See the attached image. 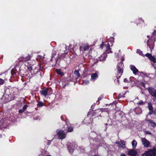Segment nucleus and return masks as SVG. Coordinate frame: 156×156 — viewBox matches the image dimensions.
Returning a JSON list of instances; mask_svg holds the SVG:
<instances>
[{"label": "nucleus", "instance_id": "nucleus-1", "mask_svg": "<svg viewBox=\"0 0 156 156\" xmlns=\"http://www.w3.org/2000/svg\"><path fill=\"white\" fill-rule=\"evenodd\" d=\"M124 66L123 62H120L118 63L117 66V70L116 73V76L118 79H119L122 75Z\"/></svg>", "mask_w": 156, "mask_h": 156}, {"label": "nucleus", "instance_id": "nucleus-2", "mask_svg": "<svg viewBox=\"0 0 156 156\" xmlns=\"http://www.w3.org/2000/svg\"><path fill=\"white\" fill-rule=\"evenodd\" d=\"M142 156H156V150L154 148L148 149L147 151L142 154Z\"/></svg>", "mask_w": 156, "mask_h": 156}, {"label": "nucleus", "instance_id": "nucleus-3", "mask_svg": "<svg viewBox=\"0 0 156 156\" xmlns=\"http://www.w3.org/2000/svg\"><path fill=\"white\" fill-rule=\"evenodd\" d=\"M147 107L149 110L148 115H151L152 114L156 115V110H154L152 104L151 102L148 103Z\"/></svg>", "mask_w": 156, "mask_h": 156}, {"label": "nucleus", "instance_id": "nucleus-4", "mask_svg": "<svg viewBox=\"0 0 156 156\" xmlns=\"http://www.w3.org/2000/svg\"><path fill=\"white\" fill-rule=\"evenodd\" d=\"M67 133H66L62 129L58 130L57 132V135L60 139L62 140L65 138Z\"/></svg>", "mask_w": 156, "mask_h": 156}, {"label": "nucleus", "instance_id": "nucleus-5", "mask_svg": "<svg viewBox=\"0 0 156 156\" xmlns=\"http://www.w3.org/2000/svg\"><path fill=\"white\" fill-rule=\"evenodd\" d=\"M13 92V89L12 87L9 88L5 87L4 90V94H6L8 95H11Z\"/></svg>", "mask_w": 156, "mask_h": 156}, {"label": "nucleus", "instance_id": "nucleus-6", "mask_svg": "<svg viewBox=\"0 0 156 156\" xmlns=\"http://www.w3.org/2000/svg\"><path fill=\"white\" fill-rule=\"evenodd\" d=\"M90 48L89 46L87 44H82L81 46L80 47V51H88Z\"/></svg>", "mask_w": 156, "mask_h": 156}, {"label": "nucleus", "instance_id": "nucleus-7", "mask_svg": "<svg viewBox=\"0 0 156 156\" xmlns=\"http://www.w3.org/2000/svg\"><path fill=\"white\" fill-rule=\"evenodd\" d=\"M148 90L152 96L156 98V90L154 88L152 87H149L148 88Z\"/></svg>", "mask_w": 156, "mask_h": 156}, {"label": "nucleus", "instance_id": "nucleus-8", "mask_svg": "<svg viewBox=\"0 0 156 156\" xmlns=\"http://www.w3.org/2000/svg\"><path fill=\"white\" fill-rule=\"evenodd\" d=\"M141 141L145 147H149L150 145V142L145 138H142Z\"/></svg>", "mask_w": 156, "mask_h": 156}, {"label": "nucleus", "instance_id": "nucleus-9", "mask_svg": "<svg viewBox=\"0 0 156 156\" xmlns=\"http://www.w3.org/2000/svg\"><path fill=\"white\" fill-rule=\"evenodd\" d=\"M66 122V124L67 125L66 127L67 129H65V131L67 132H72L73 130V126L71 125H68L67 124V121L66 120H65Z\"/></svg>", "mask_w": 156, "mask_h": 156}, {"label": "nucleus", "instance_id": "nucleus-10", "mask_svg": "<svg viewBox=\"0 0 156 156\" xmlns=\"http://www.w3.org/2000/svg\"><path fill=\"white\" fill-rule=\"evenodd\" d=\"M48 91V88H44L42 90L40 91V93L41 94H42L45 97L47 95Z\"/></svg>", "mask_w": 156, "mask_h": 156}, {"label": "nucleus", "instance_id": "nucleus-11", "mask_svg": "<svg viewBox=\"0 0 156 156\" xmlns=\"http://www.w3.org/2000/svg\"><path fill=\"white\" fill-rule=\"evenodd\" d=\"M32 61H30L29 62H28V63H27V69L30 71L32 70V69H33V68L34 67V64H32Z\"/></svg>", "mask_w": 156, "mask_h": 156}, {"label": "nucleus", "instance_id": "nucleus-12", "mask_svg": "<svg viewBox=\"0 0 156 156\" xmlns=\"http://www.w3.org/2000/svg\"><path fill=\"white\" fill-rule=\"evenodd\" d=\"M137 154V151L133 149H130L128 152V154L131 156H136Z\"/></svg>", "mask_w": 156, "mask_h": 156}, {"label": "nucleus", "instance_id": "nucleus-13", "mask_svg": "<svg viewBox=\"0 0 156 156\" xmlns=\"http://www.w3.org/2000/svg\"><path fill=\"white\" fill-rule=\"evenodd\" d=\"M130 68L131 70L132 71L133 73L136 75L138 72V70L136 67L134 65H131L130 66Z\"/></svg>", "mask_w": 156, "mask_h": 156}, {"label": "nucleus", "instance_id": "nucleus-14", "mask_svg": "<svg viewBox=\"0 0 156 156\" xmlns=\"http://www.w3.org/2000/svg\"><path fill=\"white\" fill-rule=\"evenodd\" d=\"M145 120L147 122H149L148 125H151L152 127H154L156 125V123L151 119H146Z\"/></svg>", "mask_w": 156, "mask_h": 156}, {"label": "nucleus", "instance_id": "nucleus-15", "mask_svg": "<svg viewBox=\"0 0 156 156\" xmlns=\"http://www.w3.org/2000/svg\"><path fill=\"white\" fill-rule=\"evenodd\" d=\"M30 55H28L25 57L23 56L20 58V60L22 62H26L30 60Z\"/></svg>", "mask_w": 156, "mask_h": 156}, {"label": "nucleus", "instance_id": "nucleus-16", "mask_svg": "<svg viewBox=\"0 0 156 156\" xmlns=\"http://www.w3.org/2000/svg\"><path fill=\"white\" fill-rule=\"evenodd\" d=\"M136 23L137 26L140 24L141 25H143L144 24V20L142 18H140L137 20V22H136Z\"/></svg>", "mask_w": 156, "mask_h": 156}, {"label": "nucleus", "instance_id": "nucleus-17", "mask_svg": "<svg viewBox=\"0 0 156 156\" xmlns=\"http://www.w3.org/2000/svg\"><path fill=\"white\" fill-rule=\"evenodd\" d=\"M105 46L106 47V51L108 53H112V51L111 50V48H110V45L108 43L107 45H106Z\"/></svg>", "mask_w": 156, "mask_h": 156}, {"label": "nucleus", "instance_id": "nucleus-18", "mask_svg": "<svg viewBox=\"0 0 156 156\" xmlns=\"http://www.w3.org/2000/svg\"><path fill=\"white\" fill-rule=\"evenodd\" d=\"M98 77V75L96 72L92 73L91 75V79L93 80H95Z\"/></svg>", "mask_w": 156, "mask_h": 156}, {"label": "nucleus", "instance_id": "nucleus-19", "mask_svg": "<svg viewBox=\"0 0 156 156\" xmlns=\"http://www.w3.org/2000/svg\"><path fill=\"white\" fill-rule=\"evenodd\" d=\"M56 73L61 76L64 75L61 69H56Z\"/></svg>", "mask_w": 156, "mask_h": 156}, {"label": "nucleus", "instance_id": "nucleus-20", "mask_svg": "<svg viewBox=\"0 0 156 156\" xmlns=\"http://www.w3.org/2000/svg\"><path fill=\"white\" fill-rule=\"evenodd\" d=\"M17 71L15 68L12 69L11 71V75L13 76H16Z\"/></svg>", "mask_w": 156, "mask_h": 156}, {"label": "nucleus", "instance_id": "nucleus-21", "mask_svg": "<svg viewBox=\"0 0 156 156\" xmlns=\"http://www.w3.org/2000/svg\"><path fill=\"white\" fill-rule=\"evenodd\" d=\"M137 144V143L136 141L135 140H133L132 142V144L133 149H134L136 148Z\"/></svg>", "mask_w": 156, "mask_h": 156}, {"label": "nucleus", "instance_id": "nucleus-22", "mask_svg": "<svg viewBox=\"0 0 156 156\" xmlns=\"http://www.w3.org/2000/svg\"><path fill=\"white\" fill-rule=\"evenodd\" d=\"M45 105V104L41 101H38L37 106L39 108H41Z\"/></svg>", "mask_w": 156, "mask_h": 156}, {"label": "nucleus", "instance_id": "nucleus-23", "mask_svg": "<svg viewBox=\"0 0 156 156\" xmlns=\"http://www.w3.org/2000/svg\"><path fill=\"white\" fill-rule=\"evenodd\" d=\"M58 61V58H55L54 60L53 59V62H52L53 63L52 66H55L57 64Z\"/></svg>", "mask_w": 156, "mask_h": 156}, {"label": "nucleus", "instance_id": "nucleus-24", "mask_svg": "<svg viewBox=\"0 0 156 156\" xmlns=\"http://www.w3.org/2000/svg\"><path fill=\"white\" fill-rule=\"evenodd\" d=\"M56 54V52L55 51H53V53H52L51 56V59L50 61L51 62H53V58H55V56Z\"/></svg>", "mask_w": 156, "mask_h": 156}, {"label": "nucleus", "instance_id": "nucleus-25", "mask_svg": "<svg viewBox=\"0 0 156 156\" xmlns=\"http://www.w3.org/2000/svg\"><path fill=\"white\" fill-rule=\"evenodd\" d=\"M67 148L69 151V152L70 153H73L74 151V149L72 148L70 146L68 145L67 146Z\"/></svg>", "mask_w": 156, "mask_h": 156}, {"label": "nucleus", "instance_id": "nucleus-26", "mask_svg": "<svg viewBox=\"0 0 156 156\" xmlns=\"http://www.w3.org/2000/svg\"><path fill=\"white\" fill-rule=\"evenodd\" d=\"M150 60L153 62L154 63H156V58L152 55L150 58L149 59Z\"/></svg>", "mask_w": 156, "mask_h": 156}, {"label": "nucleus", "instance_id": "nucleus-27", "mask_svg": "<svg viewBox=\"0 0 156 156\" xmlns=\"http://www.w3.org/2000/svg\"><path fill=\"white\" fill-rule=\"evenodd\" d=\"M30 72L32 75L36 74L38 72V69H37V70L35 69V70H33V69H32V70L30 71Z\"/></svg>", "mask_w": 156, "mask_h": 156}, {"label": "nucleus", "instance_id": "nucleus-28", "mask_svg": "<svg viewBox=\"0 0 156 156\" xmlns=\"http://www.w3.org/2000/svg\"><path fill=\"white\" fill-rule=\"evenodd\" d=\"M74 74L78 77L80 76V74L79 71L77 70H75L74 71Z\"/></svg>", "mask_w": 156, "mask_h": 156}, {"label": "nucleus", "instance_id": "nucleus-29", "mask_svg": "<svg viewBox=\"0 0 156 156\" xmlns=\"http://www.w3.org/2000/svg\"><path fill=\"white\" fill-rule=\"evenodd\" d=\"M102 110H103V109H98L95 110V113L96 114L98 113H101L102 112ZM100 114H101V113H100Z\"/></svg>", "mask_w": 156, "mask_h": 156}, {"label": "nucleus", "instance_id": "nucleus-30", "mask_svg": "<svg viewBox=\"0 0 156 156\" xmlns=\"http://www.w3.org/2000/svg\"><path fill=\"white\" fill-rule=\"evenodd\" d=\"M104 98V96L103 95H101L98 98V100L97 101V102H98V104L99 103V101L101 100L102 99H103Z\"/></svg>", "mask_w": 156, "mask_h": 156}, {"label": "nucleus", "instance_id": "nucleus-31", "mask_svg": "<svg viewBox=\"0 0 156 156\" xmlns=\"http://www.w3.org/2000/svg\"><path fill=\"white\" fill-rule=\"evenodd\" d=\"M144 102L142 100L140 101L137 103V104L139 105H144Z\"/></svg>", "mask_w": 156, "mask_h": 156}, {"label": "nucleus", "instance_id": "nucleus-32", "mask_svg": "<svg viewBox=\"0 0 156 156\" xmlns=\"http://www.w3.org/2000/svg\"><path fill=\"white\" fill-rule=\"evenodd\" d=\"M115 144L117 145V146L119 147H122L121 145V144L119 142H116Z\"/></svg>", "mask_w": 156, "mask_h": 156}, {"label": "nucleus", "instance_id": "nucleus-33", "mask_svg": "<svg viewBox=\"0 0 156 156\" xmlns=\"http://www.w3.org/2000/svg\"><path fill=\"white\" fill-rule=\"evenodd\" d=\"M23 70L22 69H20L19 71V74L21 76H23L24 74L23 73Z\"/></svg>", "mask_w": 156, "mask_h": 156}, {"label": "nucleus", "instance_id": "nucleus-34", "mask_svg": "<svg viewBox=\"0 0 156 156\" xmlns=\"http://www.w3.org/2000/svg\"><path fill=\"white\" fill-rule=\"evenodd\" d=\"M145 56L148 57L149 59L150 58L152 55L151 54H149V53H147L146 54H145Z\"/></svg>", "mask_w": 156, "mask_h": 156}, {"label": "nucleus", "instance_id": "nucleus-35", "mask_svg": "<svg viewBox=\"0 0 156 156\" xmlns=\"http://www.w3.org/2000/svg\"><path fill=\"white\" fill-rule=\"evenodd\" d=\"M137 52L140 55H143V52L142 51H140V49H137Z\"/></svg>", "mask_w": 156, "mask_h": 156}, {"label": "nucleus", "instance_id": "nucleus-36", "mask_svg": "<svg viewBox=\"0 0 156 156\" xmlns=\"http://www.w3.org/2000/svg\"><path fill=\"white\" fill-rule=\"evenodd\" d=\"M28 107V105H25L23 108V109L25 111L27 109V108Z\"/></svg>", "mask_w": 156, "mask_h": 156}, {"label": "nucleus", "instance_id": "nucleus-37", "mask_svg": "<svg viewBox=\"0 0 156 156\" xmlns=\"http://www.w3.org/2000/svg\"><path fill=\"white\" fill-rule=\"evenodd\" d=\"M105 45L104 44V42H102L101 44V45L100 46V48L102 49H103V47L105 46Z\"/></svg>", "mask_w": 156, "mask_h": 156}, {"label": "nucleus", "instance_id": "nucleus-38", "mask_svg": "<svg viewBox=\"0 0 156 156\" xmlns=\"http://www.w3.org/2000/svg\"><path fill=\"white\" fill-rule=\"evenodd\" d=\"M120 143L121 144H122L123 145H124V146L125 145V142L124 141H123L122 140H120Z\"/></svg>", "mask_w": 156, "mask_h": 156}, {"label": "nucleus", "instance_id": "nucleus-39", "mask_svg": "<svg viewBox=\"0 0 156 156\" xmlns=\"http://www.w3.org/2000/svg\"><path fill=\"white\" fill-rule=\"evenodd\" d=\"M145 133L147 134H148L150 135H151L152 134L151 132L149 131H147L145 132Z\"/></svg>", "mask_w": 156, "mask_h": 156}, {"label": "nucleus", "instance_id": "nucleus-40", "mask_svg": "<svg viewBox=\"0 0 156 156\" xmlns=\"http://www.w3.org/2000/svg\"><path fill=\"white\" fill-rule=\"evenodd\" d=\"M24 111L22 109L19 110V112L20 113H22L24 112Z\"/></svg>", "mask_w": 156, "mask_h": 156}, {"label": "nucleus", "instance_id": "nucleus-41", "mask_svg": "<svg viewBox=\"0 0 156 156\" xmlns=\"http://www.w3.org/2000/svg\"><path fill=\"white\" fill-rule=\"evenodd\" d=\"M125 94H123V95H121V94H120L119 95V98H121V97H125Z\"/></svg>", "mask_w": 156, "mask_h": 156}, {"label": "nucleus", "instance_id": "nucleus-42", "mask_svg": "<svg viewBox=\"0 0 156 156\" xmlns=\"http://www.w3.org/2000/svg\"><path fill=\"white\" fill-rule=\"evenodd\" d=\"M124 82L125 83H128V80L127 78H126L124 79Z\"/></svg>", "mask_w": 156, "mask_h": 156}, {"label": "nucleus", "instance_id": "nucleus-43", "mask_svg": "<svg viewBox=\"0 0 156 156\" xmlns=\"http://www.w3.org/2000/svg\"><path fill=\"white\" fill-rule=\"evenodd\" d=\"M153 34L154 35H156V30L154 31V32L153 33Z\"/></svg>", "mask_w": 156, "mask_h": 156}, {"label": "nucleus", "instance_id": "nucleus-44", "mask_svg": "<svg viewBox=\"0 0 156 156\" xmlns=\"http://www.w3.org/2000/svg\"><path fill=\"white\" fill-rule=\"evenodd\" d=\"M125 60V59L124 57H122L121 58V62H123V61H124Z\"/></svg>", "mask_w": 156, "mask_h": 156}, {"label": "nucleus", "instance_id": "nucleus-45", "mask_svg": "<svg viewBox=\"0 0 156 156\" xmlns=\"http://www.w3.org/2000/svg\"><path fill=\"white\" fill-rule=\"evenodd\" d=\"M95 105H92L91 106V108L92 109V110H93V109L94 108V106Z\"/></svg>", "mask_w": 156, "mask_h": 156}, {"label": "nucleus", "instance_id": "nucleus-46", "mask_svg": "<svg viewBox=\"0 0 156 156\" xmlns=\"http://www.w3.org/2000/svg\"><path fill=\"white\" fill-rule=\"evenodd\" d=\"M61 120H63V121H64V117H63V115H62L61 116Z\"/></svg>", "mask_w": 156, "mask_h": 156}, {"label": "nucleus", "instance_id": "nucleus-47", "mask_svg": "<svg viewBox=\"0 0 156 156\" xmlns=\"http://www.w3.org/2000/svg\"><path fill=\"white\" fill-rule=\"evenodd\" d=\"M142 84H143V86L144 87L145 86V84L144 83V82H142Z\"/></svg>", "mask_w": 156, "mask_h": 156}, {"label": "nucleus", "instance_id": "nucleus-48", "mask_svg": "<svg viewBox=\"0 0 156 156\" xmlns=\"http://www.w3.org/2000/svg\"><path fill=\"white\" fill-rule=\"evenodd\" d=\"M117 82L118 83H119V79H118L117 78Z\"/></svg>", "mask_w": 156, "mask_h": 156}, {"label": "nucleus", "instance_id": "nucleus-49", "mask_svg": "<svg viewBox=\"0 0 156 156\" xmlns=\"http://www.w3.org/2000/svg\"><path fill=\"white\" fill-rule=\"evenodd\" d=\"M153 101L154 102V101H155L156 100V99L153 98Z\"/></svg>", "mask_w": 156, "mask_h": 156}, {"label": "nucleus", "instance_id": "nucleus-50", "mask_svg": "<svg viewBox=\"0 0 156 156\" xmlns=\"http://www.w3.org/2000/svg\"><path fill=\"white\" fill-rule=\"evenodd\" d=\"M153 148H154L155 150H156V145Z\"/></svg>", "mask_w": 156, "mask_h": 156}, {"label": "nucleus", "instance_id": "nucleus-51", "mask_svg": "<svg viewBox=\"0 0 156 156\" xmlns=\"http://www.w3.org/2000/svg\"><path fill=\"white\" fill-rule=\"evenodd\" d=\"M94 156H100L99 155H97V154H95V155H94Z\"/></svg>", "mask_w": 156, "mask_h": 156}, {"label": "nucleus", "instance_id": "nucleus-52", "mask_svg": "<svg viewBox=\"0 0 156 156\" xmlns=\"http://www.w3.org/2000/svg\"><path fill=\"white\" fill-rule=\"evenodd\" d=\"M51 156V155H47V156Z\"/></svg>", "mask_w": 156, "mask_h": 156}, {"label": "nucleus", "instance_id": "nucleus-53", "mask_svg": "<svg viewBox=\"0 0 156 156\" xmlns=\"http://www.w3.org/2000/svg\"><path fill=\"white\" fill-rule=\"evenodd\" d=\"M15 99V97H14L13 99Z\"/></svg>", "mask_w": 156, "mask_h": 156}, {"label": "nucleus", "instance_id": "nucleus-54", "mask_svg": "<svg viewBox=\"0 0 156 156\" xmlns=\"http://www.w3.org/2000/svg\"><path fill=\"white\" fill-rule=\"evenodd\" d=\"M112 38L113 39L114 38V37H112Z\"/></svg>", "mask_w": 156, "mask_h": 156}, {"label": "nucleus", "instance_id": "nucleus-55", "mask_svg": "<svg viewBox=\"0 0 156 156\" xmlns=\"http://www.w3.org/2000/svg\"><path fill=\"white\" fill-rule=\"evenodd\" d=\"M99 115V114L98 113L97 115Z\"/></svg>", "mask_w": 156, "mask_h": 156}]
</instances>
